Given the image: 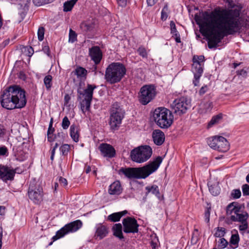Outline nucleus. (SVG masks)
I'll use <instances>...</instances> for the list:
<instances>
[{"instance_id": "obj_1", "label": "nucleus", "mask_w": 249, "mask_h": 249, "mask_svg": "<svg viewBox=\"0 0 249 249\" xmlns=\"http://www.w3.org/2000/svg\"><path fill=\"white\" fill-rule=\"evenodd\" d=\"M231 9L214 10L209 13H202V19L195 15V19L199 25L202 35L208 40L210 49L216 48L225 36L233 35L240 29L239 16L242 6L232 4V0H226Z\"/></svg>"}, {"instance_id": "obj_2", "label": "nucleus", "mask_w": 249, "mask_h": 249, "mask_svg": "<svg viewBox=\"0 0 249 249\" xmlns=\"http://www.w3.org/2000/svg\"><path fill=\"white\" fill-rule=\"evenodd\" d=\"M25 94V90L20 86H10L2 92L0 99L1 105L8 110L22 108L27 104Z\"/></svg>"}, {"instance_id": "obj_3", "label": "nucleus", "mask_w": 249, "mask_h": 249, "mask_svg": "<svg viewBox=\"0 0 249 249\" xmlns=\"http://www.w3.org/2000/svg\"><path fill=\"white\" fill-rule=\"evenodd\" d=\"M162 161V158L158 156L153 161L142 167H122L118 173L119 175L124 174L129 178H145L158 169Z\"/></svg>"}, {"instance_id": "obj_4", "label": "nucleus", "mask_w": 249, "mask_h": 249, "mask_svg": "<svg viewBox=\"0 0 249 249\" xmlns=\"http://www.w3.org/2000/svg\"><path fill=\"white\" fill-rule=\"evenodd\" d=\"M125 66L120 62H113L106 69L105 78L107 82L114 84L121 81L126 74Z\"/></svg>"}, {"instance_id": "obj_5", "label": "nucleus", "mask_w": 249, "mask_h": 249, "mask_svg": "<svg viewBox=\"0 0 249 249\" xmlns=\"http://www.w3.org/2000/svg\"><path fill=\"white\" fill-rule=\"evenodd\" d=\"M125 113L124 109L119 103L115 102L112 104L109 110V122L112 131H115L119 128Z\"/></svg>"}, {"instance_id": "obj_6", "label": "nucleus", "mask_w": 249, "mask_h": 249, "mask_svg": "<svg viewBox=\"0 0 249 249\" xmlns=\"http://www.w3.org/2000/svg\"><path fill=\"white\" fill-rule=\"evenodd\" d=\"M153 118L156 124L161 128L169 127L173 122V115L166 108L159 107L153 113Z\"/></svg>"}, {"instance_id": "obj_7", "label": "nucleus", "mask_w": 249, "mask_h": 249, "mask_svg": "<svg viewBox=\"0 0 249 249\" xmlns=\"http://www.w3.org/2000/svg\"><path fill=\"white\" fill-rule=\"evenodd\" d=\"M226 212L227 215H231L230 219L233 222H245L249 217L248 213L244 211L242 206L236 202L228 205Z\"/></svg>"}, {"instance_id": "obj_8", "label": "nucleus", "mask_w": 249, "mask_h": 249, "mask_svg": "<svg viewBox=\"0 0 249 249\" xmlns=\"http://www.w3.org/2000/svg\"><path fill=\"white\" fill-rule=\"evenodd\" d=\"M152 154V149L149 145L139 146L133 149L130 152L132 160L142 163L147 160Z\"/></svg>"}, {"instance_id": "obj_9", "label": "nucleus", "mask_w": 249, "mask_h": 249, "mask_svg": "<svg viewBox=\"0 0 249 249\" xmlns=\"http://www.w3.org/2000/svg\"><path fill=\"white\" fill-rule=\"evenodd\" d=\"M156 94V88L154 85H144L138 93L139 102L142 105H146L155 98Z\"/></svg>"}, {"instance_id": "obj_10", "label": "nucleus", "mask_w": 249, "mask_h": 249, "mask_svg": "<svg viewBox=\"0 0 249 249\" xmlns=\"http://www.w3.org/2000/svg\"><path fill=\"white\" fill-rule=\"evenodd\" d=\"M205 57L203 55H194L193 57L192 71L194 75L193 81L195 86L198 85L199 79L203 72V65Z\"/></svg>"}, {"instance_id": "obj_11", "label": "nucleus", "mask_w": 249, "mask_h": 249, "mask_svg": "<svg viewBox=\"0 0 249 249\" xmlns=\"http://www.w3.org/2000/svg\"><path fill=\"white\" fill-rule=\"evenodd\" d=\"M82 226V222L80 220L71 222L65 225L61 229L58 230L56 232L55 235L53 237L52 239L54 241L70 232H75L80 229Z\"/></svg>"}, {"instance_id": "obj_12", "label": "nucleus", "mask_w": 249, "mask_h": 249, "mask_svg": "<svg viewBox=\"0 0 249 249\" xmlns=\"http://www.w3.org/2000/svg\"><path fill=\"white\" fill-rule=\"evenodd\" d=\"M191 106V100L185 97L176 99L171 105L174 112L178 115H181L186 113Z\"/></svg>"}, {"instance_id": "obj_13", "label": "nucleus", "mask_w": 249, "mask_h": 249, "mask_svg": "<svg viewBox=\"0 0 249 249\" xmlns=\"http://www.w3.org/2000/svg\"><path fill=\"white\" fill-rule=\"evenodd\" d=\"M96 87L95 85L88 84L87 88L84 90L83 92L78 89V94L85 96L84 99L81 103V108L83 112H84L85 107H86V110H89L93 98V90Z\"/></svg>"}, {"instance_id": "obj_14", "label": "nucleus", "mask_w": 249, "mask_h": 249, "mask_svg": "<svg viewBox=\"0 0 249 249\" xmlns=\"http://www.w3.org/2000/svg\"><path fill=\"white\" fill-rule=\"evenodd\" d=\"M18 169V167L13 168L11 166L0 164V179L5 183L12 181Z\"/></svg>"}, {"instance_id": "obj_15", "label": "nucleus", "mask_w": 249, "mask_h": 249, "mask_svg": "<svg viewBox=\"0 0 249 249\" xmlns=\"http://www.w3.org/2000/svg\"><path fill=\"white\" fill-rule=\"evenodd\" d=\"M122 223L124 232L126 233L138 232L139 225L134 217L127 216L123 219Z\"/></svg>"}, {"instance_id": "obj_16", "label": "nucleus", "mask_w": 249, "mask_h": 249, "mask_svg": "<svg viewBox=\"0 0 249 249\" xmlns=\"http://www.w3.org/2000/svg\"><path fill=\"white\" fill-rule=\"evenodd\" d=\"M28 194L29 197L35 203L38 204L42 200L43 189L39 185H33L30 184Z\"/></svg>"}, {"instance_id": "obj_17", "label": "nucleus", "mask_w": 249, "mask_h": 249, "mask_svg": "<svg viewBox=\"0 0 249 249\" xmlns=\"http://www.w3.org/2000/svg\"><path fill=\"white\" fill-rule=\"evenodd\" d=\"M89 56L91 59L94 62V71L97 69L96 65L99 64L103 57V53L100 47L94 46L89 49Z\"/></svg>"}, {"instance_id": "obj_18", "label": "nucleus", "mask_w": 249, "mask_h": 249, "mask_svg": "<svg viewBox=\"0 0 249 249\" xmlns=\"http://www.w3.org/2000/svg\"><path fill=\"white\" fill-rule=\"evenodd\" d=\"M99 149L104 157L111 158L116 155L115 149L109 144L102 143L100 145Z\"/></svg>"}, {"instance_id": "obj_19", "label": "nucleus", "mask_w": 249, "mask_h": 249, "mask_svg": "<svg viewBox=\"0 0 249 249\" xmlns=\"http://www.w3.org/2000/svg\"><path fill=\"white\" fill-rule=\"evenodd\" d=\"M95 237L101 240L106 237L109 232V229L107 226L102 223H99L95 226Z\"/></svg>"}, {"instance_id": "obj_20", "label": "nucleus", "mask_w": 249, "mask_h": 249, "mask_svg": "<svg viewBox=\"0 0 249 249\" xmlns=\"http://www.w3.org/2000/svg\"><path fill=\"white\" fill-rule=\"evenodd\" d=\"M152 137L154 143L157 145H161L165 140L164 134L160 129H156L153 131Z\"/></svg>"}, {"instance_id": "obj_21", "label": "nucleus", "mask_w": 249, "mask_h": 249, "mask_svg": "<svg viewBox=\"0 0 249 249\" xmlns=\"http://www.w3.org/2000/svg\"><path fill=\"white\" fill-rule=\"evenodd\" d=\"M122 191L123 188L119 180L114 181L109 187L108 193L111 195H119Z\"/></svg>"}, {"instance_id": "obj_22", "label": "nucleus", "mask_w": 249, "mask_h": 249, "mask_svg": "<svg viewBox=\"0 0 249 249\" xmlns=\"http://www.w3.org/2000/svg\"><path fill=\"white\" fill-rule=\"evenodd\" d=\"M216 150L221 152H227L230 148V144L227 139L222 136H218Z\"/></svg>"}, {"instance_id": "obj_23", "label": "nucleus", "mask_w": 249, "mask_h": 249, "mask_svg": "<svg viewBox=\"0 0 249 249\" xmlns=\"http://www.w3.org/2000/svg\"><path fill=\"white\" fill-rule=\"evenodd\" d=\"M213 107V102L210 101H202L200 103L199 111L200 113H206L210 112Z\"/></svg>"}, {"instance_id": "obj_24", "label": "nucleus", "mask_w": 249, "mask_h": 249, "mask_svg": "<svg viewBox=\"0 0 249 249\" xmlns=\"http://www.w3.org/2000/svg\"><path fill=\"white\" fill-rule=\"evenodd\" d=\"M113 235L118 237L119 239L122 240L124 239V237L122 232L123 227L121 223L115 224L112 228Z\"/></svg>"}, {"instance_id": "obj_25", "label": "nucleus", "mask_w": 249, "mask_h": 249, "mask_svg": "<svg viewBox=\"0 0 249 249\" xmlns=\"http://www.w3.org/2000/svg\"><path fill=\"white\" fill-rule=\"evenodd\" d=\"M145 190L147 192L145 193V195L147 196L149 193H152L155 195L158 198H160V193L159 187L156 185H153L152 186H147L145 187Z\"/></svg>"}, {"instance_id": "obj_26", "label": "nucleus", "mask_w": 249, "mask_h": 249, "mask_svg": "<svg viewBox=\"0 0 249 249\" xmlns=\"http://www.w3.org/2000/svg\"><path fill=\"white\" fill-rule=\"evenodd\" d=\"M70 135L74 142H78L79 134L77 127L74 124H72L70 127Z\"/></svg>"}, {"instance_id": "obj_27", "label": "nucleus", "mask_w": 249, "mask_h": 249, "mask_svg": "<svg viewBox=\"0 0 249 249\" xmlns=\"http://www.w3.org/2000/svg\"><path fill=\"white\" fill-rule=\"evenodd\" d=\"M78 0H70L69 1H66L64 3L63 5V11L64 12L71 11L74 4Z\"/></svg>"}, {"instance_id": "obj_28", "label": "nucleus", "mask_w": 249, "mask_h": 249, "mask_svg": "<svg viewBox=\"0 0 249 249\" xmlns=\"http://www.w3.org/2000/svg\"><path fill=\"white\" fill-rule=\"evenodd\" d=\"M222 117L223 114L222 113H219L216 115L213 116L211 120L208 123V127H211L213 125L218 123L220 120H221L222 119Z\"/></svg>"}, {"instance_id": "obj_29", "label": "nucleus", "mask_w": 249, "mask_h": 249, "mask_svg": "<svg viewBox=\"0 0 249 249\" xmlns=\"http://www.w3.org/2000/svg\"><path fill=\"white\" fill-rule=\"evenodd\" d=\"M218 136H214L210 138L207 140V143L208 145L213 149L216 150L217 143H218Z\"/></svg>"}, {"instance_id": "obj_30", "label": "nucleus", "mask_w": 249, "mask_h": 249, "mask_svg": "<svg viewBox=\"0 0 249 249\" xmlns=\"http://www.w3.org/2000/svg\"><path fill=\"white\" fill-rule=\"evenodd\" d=\"M209 190L211 194L214 196H217L220 194V188L218 184L209 185Z\"/></svg>"}, {"instance_id": "obj_31", "label": "nucleus", "mask_w": 249, "mask_h": 249, "mask_svg": "<svg viewBox=\"0 0 249 249\" xmlns=\"http://www.w3.org/2000/svg\"><path fill=\"white\" fill-rule=\"evenodd\" d=\"M52 76L51 75H46L44 78V84L46 89L50 91L52 86Z\"/></svg>"}, {"instance_id": "obj_32", "label": "nucleus", "mask_w": 249, "mask_h": 249, "mask_svg": "<svg viewBox=\"0 0 249 249\" xmlns=\"http://www.w3.org/2000/svg\"><path fill=\"white\" fill-rule=\"evenodd\" d=\"M75 74L78 77H86L87 75V71L81 67H77L75 71Z\"/></svg>"}, {"instance_id": "obj_33", "label": "nucleus", "mask_w": 249, "mask_h": 249, "mask_svg": "<svg viewBox=\"0 0 249 249\" xmlns=\"http://www.w3.org/2000/svg\"><path fill=\"white\" fill-rule=\"evenodd\" d=\"M240 240L239 234L237 232L235 234H232L231 236L230 243L231 244L236 246L235 248L238 246V243Z\"/></svg>"}, {"instance_id": "obj_34", "label": "nucleus", "mask_w": 249, "mask_h": 249, "mask_svg": "<svg viewBox=\"0 0 249 249\" xmlns=\"http://www.w3.org/2000/svg\"><path fill=\"white\" fill-rule=\"evenodd\" d=\"M121 219V216H120V213H114L107 216V220L111 222H118Z\"/></svg>"}, {"instance_id": "obj_35", "label": "nucleus", "mask_w": 249, "mask_h": 249, "mask_svg": "<svg viewBox=\"0 0 249 249\" xmlns=\"http://www.w3.org/2000/svg\"><path fill=\"white\" fill-rule=\"evenodd\" d=\"M137 52L143 58H147L148 57L147 52L143 46H140L137 50Z\"/></svg>"}, {"instance_id": "obj_36", "label": "nucleus", "mask_w": 249, "mask_h": 249, "mask_svg": "<svg viewBox=\"0 0 249 249\" xmlns=\"http://www.w3.org/2000/svg\"><path fill=\"white\" fill-rule=\"evenodd\" d=\"M65 137V134L61 130L60 132H58L57 134L54 135L55 140L58 141V143L60 144L63 142Z\"/></svg>"}, {"instance_id": "obj_37", "label": "nucleus", "mask_w": 249, "mask_h": 249, "mask_svg": "<svg viewBox=\"0 0 249 249\" xmlns=\"http://www.w3.org/2000/svg\"><path fill=\"white\" fill-rule=\"evenodd\" d=\"M216 231L214 234L215 237H223L226 234V229L223 227H217L215 229Z\"/></svg>"}, {"instance_id": "obj_38", "label": "nucleus", "mask_w": 249, "mask_h": 249, "mask_svg": "<svg viewBox=\"0 0 249 249\" xmlns=\"http://www.w3.org/2000/svg\"><path fill=\"white\" fill-rule=\"evenodd\" d=\"M59 149L63 156H67L70 150V145L68 144H63Z\"/></svg>"}, {"instance_id": "obj_39", "label": "nucleus", "mask_w": 249, "mask_h": 249, "mask_svg": "<svg viewBox=\"0 0 249 249\" xmlns=\"http://www.w3.org/2000/svg\"><path fill=\"white\" fill-rule=\"evenodd\" d=\"M168 11V4L166 3L164 6L163 9H162L161 12V19L162 20H165L167 17V12Z\"/></svg>"}, {"instance_id": "obj_40", "label": "nucleus", "mask_w": 249, "mask_h": 249, "mask_svg": "<svg viewBox=\"0 0 249 249\" xmlns=\"http://www.w3.org/2000/svg\"><path fill=\"white\" fill-rule=\"evenodd\" d=\"M76 40L77 34L75 31L71 29L69 32V41L71 43H74Z\"/></svg>"}, {"instance_id": "obj_41", "label": "nucleus", "mask_w": 249, "mask_h": 249, "mask_svg": "<svg viewBox=\"0 0 249 249\" xmlns=\"http://www.w3.org/2000/svg\"><path fill=\"white\" fill-rule=\"evenodd\" d=\"M31 0H20L19 5L24 11L28 10Z\"/></svg>"}, {"instance_id": "obj_42", "label": "nucleus", "mask_w": 249, "mask_h": 249, "mask_svg": "<svg viewBox=\"0 0 249 249\" xmlns=\"http://www.w3.org/2000/svg\"><path fill=\"white\" fill-rule=\"evenodd\" d=\"M45 29L43 27H39L38 29L37 36L39 41H42L44 39Z\"/></svg>"}, {"instance_id": "obj_43", "label": "nucleus", "mask_w": 249, "mask_h": 249, "mask_svg": "<svg viewBox=\"0 0 249 249\" xmlns=\"http://www.w3.org/2000/svg\"><path fill=\"white\" fill-rule=\"evenodd\" d=\"M231 195L233 198L237 199L240 197L241 192L239 189H234L232 191Z\"/></svg>"}, {"instance_id": "obj_44", "label": "nucleus", "mask_w": 249, "mask_h": 249, "mask_svg": "<svg viewBox=\"0 0 249 249\" xmlns=\"http://www.w3.org/2000/svg\"><path fill=\"white\" fill-rule=\"evenodd\" d=\"M211 210V207H209L207 208L205 211L204 220H205V221L207 223H209V221H210Z\"/></svg>"}, {"instance_id": "obj_45", "label": "nucleus", "mask_w": 249, "mask_h": 249, "mask_svg": "<svg viewBox=\"0 0 249 249\" xmlns=\"http://www.w3.org/2000/svg\"><path fill=\"white\" fill-rule=\"evenodd\" d=\"M70 124V122L67 116L63 118L62 122V127L64 129H67Z\"/></svg>"}, {"instance_id": "obj_46", "label": "nucleus", "mask_w": 249, "mask_h": 249, "mask_svg": "<svg viewBox=\"0 0 249 249\" xmlns=\"http://www.w3.org/2000/svg\"><path fill=\"white\" fill-rule=\"evenodd\" d=\"M59 145H60V143H58V142H56L55 143L54 146L53 147V148L50 150V152H51L50 159L52 160V161H53L54 160V155H55V150Z\"/></svg>"}, {"instance_id": "obj_47", "label": "nucleus", "mask_w": 249, "mask_h": 249, "mask_svg": "<svg viewBox=\"0 0 249 249\" xmlns=\"http://www.w3.org/2000/svg\"><path fill=\"white\" fill-rule=\"evenodd\" d=\"M228 241L224 238L220 239L218 242V247L221 249H224L228 245Z\"/></svg>"}, {"instance_id": "obj_48", "label": "nucleus", "mask_w": 249, "mask_h": 249, "mask_svg": "<svg viewBox=\"0 0 249 249\" xmlns=\"http://www.w3.org/2000/svg\"><path fill=\"white\" fill-rule=\"evenodd\" d=\"M33 2L37 6H40L50 3L47 0H33Z\"/></svg>"}, {"instance_id": "obj_49", "label": "nucleus", "mask_w": 249, "mask_h": 249, "mask_svg": "<svg viewBox=\"0 0 249 249\" xmlns=\"http://www.w3.org/2000/svg\"><path fill=\"white\" fill-rule=\"evenodd\" d=\"M8 154V149L5 146H0V156L7 157Z\"/></svg>"}, {"instance_id": "obj_50", "label": "nucleus", "mask_w": 249, "mask_h": 249, "mask_svg": "<svg viewBox=\"0 0 249 249\" xmlns=\"http://www.w3.org/2000/svg\"><path fill=\"white\" fill-rule=\"evenodd\" d=\"M170 28H171V33L174 36L175 34H178L176 27V25L175 22L173 21H171L170 23Z\"/></svg>"}, {"instance_id": "obj_51", "label": "nucleus", "mask_w": 249, "mask_h": 249, "mask_svg": "<svg viewBox=\"0 0 249 249\" xmlns=\"http://www.w3.org/2000/svg\"><path fill=\"white\" fill-rule=\"evenodd\" d=\"M24 51L26 52V54L29 57H31L34 53L33 48L31 46L25 47Z\"/></svg>"}, {"instance_id": "obj_52", "label": "nucleus", "mask_w": 249, "mask_h": 249, "mask_svg": "<svg viewBox=\"0 0 249 249\" xmlns=\"http://www.w3.org/2000/svg\"><path fill=\"white\" fill-rule=\"evenodd\" d=\"M242 189L244 196H249V185L248 184H244L242 187Z\"/></svg>"}, {"instance_id": "obj_53", "label": "nucleus", "mask_w": 249, "mask_h": 249, "mask_svg": "<svg viewBox=\"0 0 249 249\" xmlns=\"http://www.w3.org/2000/svg\"><path fill=\"white\" fill-rule=\"evenodd\" d=\"M53 118L51 119V121L49 124V128L47 131V134H53L54 131V128L53 127Z\"/></svg>"}, {"instance_id": "obj_54", "label": "nucleus", "mask_w": 249, "mask_h": 249, "mask_svg": "<svg viewBox=\"0 0 249 249\" xmlns=\"http://www.w3.org/2000/svg\"><path fill=\"white\" fill-rule=\"evenodd\" d=\"M241 223L242 224L239 226V230L240 231H246L248 228V224L247 221L245 222H242Z\"/></svg>"}, {"instance_id": "obj_55", "label": "nucleus", "mask_w": 249, "mask_h": 249, "mask_svg": "<svg viewBox=\"0 0 249 249\" xmlns=\"http://www.w3.org/2000/svg\"><path fill=\"white\" fill-rule=\"evenodd\" d=\"M81 28L85 31H88L90 30L91 26L86 23H82L80 25Z\"/></svg>"}, {"instance_id": "obj_56", "label": "nucleus", "mask_w": 249, "mask_h": 249, "mask_svg": "<svg viewBox=\"0 0 249 249\" xmlns=\"http://www.w3.org/2000/svg\"><path fill=\"white\" fill-rule=\"evenodd\" d=\"M42 51L46 53L48 56H50V50L49 46L44 45L42 48Z\"/></svg>"}, {"instance_id": "obj_57", "label": "nucleus", "mask_w": 249, "mask_h": 249, "mask_svg": "<svg viewBox=\"0 0 249 249\" xmlns=\"http://www.w3.org/2000/svg\"><path fill=\"white\" fill-rule=\"evenodd\" d=\"M6 133V129L3 125L0 124V137H3Z\"/></svg>"}, {"instance_id": "obj_58", "label": "nucleus", "mask_w": 249, "mask_h": 249, "mask_svg": "<svg viewBox=\"0 0 249 249\" xmlns=\"http://www.w3.org/2000/svg\"><path fill=\"white\" fill-rule=\"evenodd\" d=\"M208 88L207 86H204L201 88L199 91V94L201 95H203L205 94L206 91L208 90Z\"/></svg>"}, {"instance_id": "obj_59", "label": "nucleus", "mask_w": 249, "mask_h": 249, "mask_svg": "<svg viewBox=\"0 0 249 249\" xmlns=\"http://www.w3.org/2000/svg\"><path fill=\"white\" fill-rule=\"evenodd\" d=\"M59 182L63 186H66L68 184V182H67V179L61 177L59 178Z\"/></svg>"}, {"instance_id": "obj_60", "label": "nucleus", "mask_w": 249, "mask_h": 249, "mask_svg": "<svg viewBox=\"0 0 249 249\" xmlns=\"http://www.w3.org/2000/svg\"><path fill=\"white\" fill-rule=\"evenodd\" d=\"M119 6L124 7L126 5L127 0H117Z\"/></svg>"}, {"instance_id": "obj_61", "label": "nucleus", "mask_w": 249, "mask_h": 249, "mask_svg": "<svg viewBox=\"0 0 249 249\" xmlns=\"http://www.w3.org/2000/svg\"><path fill=\"white\" fill-rule=\"evenodd\" d=\"M237 75H242L244 77H246L247 75V71L243 69L237 71Z\"/></svg>"}, {"instance_id": "obj_62", "label": "nucleus", "mask_w": 249, "mask_h": 249, "mask_svg": "<svg viewBox=\"0 0 249 249\" xmlns=\"http://www.w3.org/2000/svg\"><path fill=\"white\" fill-rule=\"evenodd\" d=\"M146 1L148 6H152L156 3L158 0H147Z\"/></svg>"}, {"instance_id": "obj_63", "label": "nucleus", "mask_w": 249, "mask_h": 249, "mask_svg": "<svg viewBox=\"0 0 249 249\" xmlns=\"http://www.w3.org/2000/svg\"><path fill=\"white\" fill-rule=\"evenodd\" d=\"M48 141L50 142H53L55 140L54 136L53 137V134H47Z\"/></svg>"}, {"instance_id": "obj_64", "label": "nucleus", "mask_w": 249, "mask_h": 249, "mask_svg": "<svg viewBox=\"0 0 249 249\" xmlns=\"http://www.w3.org/2000/svg\"><path fill=\"white\" fill-rule=\"evenodd\" d=\"M71 99V97L68 94H66L64 96V101L65 104H68Z\"/></svg>"}]
</instances>
